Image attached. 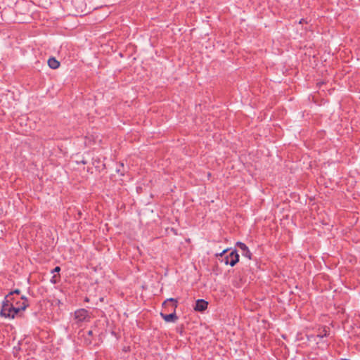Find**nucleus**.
<instances>
[{"label":"nucleus","mask_w":360,"mask_h":360,"mask_svg":"<svg viewBox=\"0 0 360 360\" xmlns=\"http://www.w3.org/2000/svg\"><path fill=\"white\" fill-rule=\"evenodd\" d=\"M17 300L13 297V292H9L2 302L0 316L5 318L13 319L16 315L14 304Z\"/></svg>","instance_id":"nucleus-1"},{"label":"nucleus","mask_w":360,"mask_h":360,"mask_svg":"<svg viewBox=\"0 0 360 360\" xmlns=\"http://www.w3.org/2000/svg\"><path fill=\"white\" fill-rule=\"evenodd\" d=\"M169 302L173 303L172 304L173 312L169 314H165L163 313H161L160 316L166 322H173L174 323V322L176 321V320L178 319V317L175 313V309L177 307V301H176V300H175L174 298L167 299V300H165L163 302V306H165V307H167V305L169 304Z\"/></svg>","instance_id":"nucleus-2"},{"label":"nucleus","mask_w":360,"mask_h":360,"mask_svg":"<svg viewBox=\"0 0 360 360\" xmlns=\"http://www.w3.org/2000/svg\"><path fill=\"white\" fill-rule=\"evenodd\" d=\"M227 252L228 250H224L220 255L222 257V259L226 264H230L231 266H233L239 261V255L236 250H232L229 254Z\"/></svg>","instance_id":"nucleus-3"},{"label":"nucleus","mask_w":360,"mask_h":360,"mask_svg":"<svg viewBox=\"0 0 360 360\" xmlns=\"http://www.w3.org/2000/svg\"><path fill=\"white\" fill-rule=\"evenodd\" d=\"M75 319L78 321H89L90 319V316L89 312L85 309H79L75 311Z\"/></svg>","instance_id":"nucleus-4"},{"label":"nucleus","mask_w":360,"mask_h":360,"mask_svg":"<svg viewBox=\"0 0 360 360\" xmlns=\"http://www.w3.org/2000/svg\"><path fill=\"white\" fill-rule=\"evenodd\" d=\"M20 300V301H16L14 304L15 310H16V314H18L20 311L25 310L28 306V300L25 297H21Z\"/></svg>","instance_id":"nucleus-5"},{"label":"nucleus","mask_w":360,"mask_h":360,"mask_svg":"<svg viewBox=\"0 0 360 360\" xmlns=\"http://www.w3.org/2000/svg\"><path fill=\"white\" fill-rule=\"evenodd\" d=\"M236 245L238 248H240V250H241V253L244 257L248 258L249 259H251L252 254L245 243L238 242L236 243Z\"/></svg>","instance_id":"nucleus-6"},{"label":"nucleus","mask_w":360,"mask_h":360,"mask_svg":"<svg viewBox=\"0 0 360 360\" xmlns=\"http://www.w3.org/2000/svg\"><path fill=\"white\" fill-rule=\"evenodd\" d=\"M208 302L204 300H198L195 303L194 309L198 311H202L207 308Z\"/></svg>","instance_id":"nucleus-7"},{"label":"nucleus","mask_w":360,"mask_h":360,"mask_svg":"<svg viewBox=\"0 0 360 360\" xmlns=\"http://www.w3.org/2000/svg\"><path fill=\"white\" fill-rule=\"evenodd\" d=\"M82 336L84 338V342L86 345H90L92 342L93 331L89 330L86 332H83Z\"/></svg>","instance_id":"nucleus-8"},{"label":"nucleus","mask_w":360,"mask_h":360,"mask_svg":"<svg viewBox=\"0 0 360 360\" xmlns=\"http://www.w3.org/2000/svg\"><path fill=\"white\" fill-rule=\"evenodd\" d=\"M48 65L51 69H57L60 66V63L55 58H51L48 60Z\"/></svg>","instance_id":"nucleus-9"},{"label":"nucleus","mask_w":360,"mask_h":360,"mask_svg":"<svg viewBox=\"0 0 360 360\" xmlns=\"http://www.w3.org/2000/svg\"><path fill=\"white\" fill-rule=\"evenodd\" d=\"M327 335H328V330H327L326 328L324 327V328H323L321 329V331H320L319 333V334L317 335V337H319L320 338H322L326 337Z\"/></svg>","instance_id":"nucleus-10"},{"label":"nucleus","mask_w":360,"mask_h":360,"mask_svg":"<svg viewBox=\"0 0 360 360\" xmlns=\"http://www.w3.org/2000/svg\"><path fill=\"white\" fill-rule=\"evenodd\" d=\"M124 165L123 163H120V167L117 168V172L120 173L121 175H124Z\"/></svg>","instance_id":"nucleus-11"},{"label":"nucleus","mask_w":360,"mask_h":360,"mask_svg":"<svg viewBox=\"0 0 360 360\" xmlns=\"http://www.w3.org/2000/svg\"><path fill=\"white\" fill-rule=\"evenodd\" d=\"M60 271V268L59 266H56L55 267L53 270H52V273H55V272H59Z\"/></svg>","instance_id":"nucleus-12"},{"label":"nucleus","mask_w":360,"mask_h":360,"mask_svg":"<svg viewBox=\"0 0 360 360\" xmlns=\"http://www.w3.org/2000/svg\"><path fill=\"white\" fill-rule=\"evenodd\" d=\"M11 292H13V295L14 294L19 295L20 293V290L16 289L14 291H12Z\"/></svg>","instance_id":"nucleus-13"},{"label":"nucleus","mask_w":360,"mask_h":360,"mask_svg":"<svg viewBox=\"0 0 360 360\" xmlns=\"http://www.w3.org/2000/svg\"><path fill=\"white\" fill-rule=\"evenodd\" d=\"M80 0H74V2H79Z\"/></svg>","instance_id":"nucleus-14"}]
</instances>
